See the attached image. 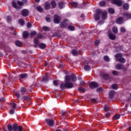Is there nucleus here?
Segmentation results:
<instances>
[{"mask_svg": "<svg viewBox=\"0 0 131 131\" xmlns=\"http://www.w3.org/2000/svg\"><path fill=\"white\" fill-rule=\"evenodd\" d=\"M68 30L71 31H74L75 30V27L74 26L69 25L68 27Z\"/></svg>", "mask_w": 131, "mask_h": 131, "instance_id": "nucleus-24", "label": "nucleus"}, {"mask_svg": "<svg viewBox=\"0 0 131 131\" xmlns=\"http://www.w3.org/2000/svg\"><path fill=\"white\" fill-rule=\"evenodd\" d=\"M27 92V89L24 87H23L20 89V93H21V96H24L25 94H26V92Z\"/></svg>", "mask_w": 131, "mask_h": 131, "instance_id": "nucleus-17", "label": "nucleus"}, {"mask_svg": "<svg viewBox=\"0 0 131 131\" xmlns=\"http://www.w3.org/2000/svg\"><path fill=\"white\" fill-rule=\"evenodd\" d=\"M112 73H113V75H115L116 76H118V75H119V72H117L116 71H113Z\"/></svg>", "mask_w": 131, "mask_h": 131, "instance_id": "nucleus-49", "label": "nucleus"}, {"mask_svg": "<svg viewBox=\"0 0 131 131\" xmlns=\"http://www.w3.org/2000/svg\"><path fill=\"white\" fill-rule=\"evenodd\" d=\"M37 38H40V39H42L43 38V35L41 33H39L37 35Z\"/></svg>", "mask_w": 131, "mask_h": 131, "instance_id": "nucleus-46", "label": "nucleus"}, {"mask_svg": "<svg viewBox=\"0 0 131 131\" xmlns=\"http://www.w3.org/2000/svg\"><path fill=\"white\" fill-rule=\"evenodd\" d=\"M21 99L22 100H27V101H29L30 100V97H29V96H24Z\"/></svg>", "mask_w": 131, "mask_h": 131, "instance_id": "nucleus-30", "label": "nucleus"}, {"mask_svg": "<svg viewBox=\"0 0 131 131\" xmlns=\"http://www.w3.org/2000/svg\"><path fill=\"white\" fill-rule=\"evenodd\" d=\"M123 56V54L122 53H118L115 55V58L117 59L118 62H120V63H122V64H124L125 63V59L124 58L122 57Z\"/></svg>", "mask_w": 131, "mask_h": 131, "instance_id": "nucleus-2", "label": "nucleus"}, {"mask_svg": "<svg viewBox=\"0 0 131 131\" xmlns=\"http://www.w3.org/2000/svg\"><path fill=\"white\" fill-rule=\"evenodd\" d=\"M39 47L40 48V49H46V44L41 43L39 45Z\"/></svg>", "mask_w": 131, "mask_h": 131, "instance_id": "nucleus-34", "label": "nucleus"}, {"mask_svg": "<svg viewBox=\"0 0 131 131\" xmlns=\"http://www.w3.org/2000/svg\"><path fill=\"white\" fill-rule=\"evenodd\" d=\"M23 36L24 38H28L29 36V33L27 31H25L23 33Z\"/></svg>", "mask_w": 131, "mask_h": 131, "instance_id": "nucleus-19", "label": "nucleus"}, {"mask_svg": "<svg viewBox=\"0 0 131 131\" xmlns=\"http://www.w3.org/2000/svg\"><path fill=\"white\" fill-rule=\"evenodd\" d=\"M11 20H12V17H11L10 16H7V21L8 22V23H9V22H10Z\"/></svg>", "mask_w": 131, "mask_h": 131, "instance_id": "nucleus-57", "label": "nucleus"}, {"mask_svg": "<svg viewBox=\"0 0 131 131\" xmlns=\"http://www.w3.org/2000/svg\"><path fill=\"white\" fill-rule=\"evenodd\" d=\"M17 4L18 5V6H23V4L24 3L21 1H17Z\"/></svg>", "mask_w": 131, "mask_h": 131, "instance_id": "nucleus-58", "label": "nucleus"}, {"mask_svg": "<svg viewBox=\"0 0 131 131\" xmlns=\"http://www.w3.org/2000/svg\"><path fill=\"white\" fill-rule=\"evenodd\" d=\"M65 78V83H62L60 85V88L61 90H65V88L66 89H72L73 87V83L71 82V79L73 82H75L76 81L77 78H76V75L75 74H71V76L70 75H66L64 77Z\"/></svg>", "mask_w": 131, "mask_h": 131, "instance_id": "nucleus-1", "label": "nucleus"}, {"mask_svg": "<svg viewBox=\"0 0 131 131\" xmlns=\"http://www.w3.org/2000/svg\"><path fill=\"white\" fill-rule=\"evenodd\" d=\"M120 30L121 32H123L124 33H125V32H126V30L125 29V28H124L123 27H121L120 29Z\"/></svg>", "mask_w": 131, "mask_h": 131, "instance_id": "nucleus-48", "label": "nucleus"}, {"mask_svg": "<svg viewBox=\"0 0 131 131\" xmlns=\"http://www.w3.org/2000/svg\"><path fill=\"white\" fill-rule=\"evenodd\" d=\"M115 95V91L114 90H111L108 94V96L111 99L114 98V95Z\"/></svg>", "mask_w": 131, "mask_h": 131, "instance_id": "nucleus-18", "label": "nucleus"}, {"mask_svg": "<svg viewBox=\"0 0 131 131\" xmlns=\"http://www.w3.org/2000/svg\"><path fill=\"white\" fill-rule=\"evenodd\" d=\"M90 89H95L96 88H99V84L97 82H92L90 84Z\"/></svg>", "mask_w": 131, "mask_h": 131, "instance_id": "nucleus-10", "label": "nucleus"}, {"mask_svg": "<svg viewBox=\"0 0 131 131\" xmlns=\"http://www.w3.org/2000/svg\"><path fill=\"white\" fill-rule=\"evenodd\" d=\"M21 14L23 17H27L29 15V11L28 9H23Z\"/></svg>", "mask_w": 131, "mask_h": 131, "instance_id": "nucleus-9", "label": "nucleus"}, {"mask_svg": "<svg viewBox=\"0 0 131 131\" xmlns=\"http://www.w3.org/2000/svg\"><path fill=\"white\" fill-rule=\"evenodd\" d=\"M46 20L47 22H51V18L50 17H46Z\"/></svg>", "mask_w": 131, "mask_h": 131, "instance_id": "nucleus-62", "label": "nucleus"}, {"mask_svg": "<svg viewBox=\"0 0 131 131\" xmlns=\"http://www.w3.org/2000/svg\"><path fill=\"white\" fill-rule=\"evenodd\" d=\"M54 22L56 24H59L60 23V20H61V17L60 16L56 14L54 16Z\"/></svg>", "mask_w": 131, "mask_h": 131, "instance_id": "nucleus-7", "label": "nucleus"}, {"mask_svg": "<svg viewBox=\"0 0 131 131\" xmlns=\"http://www.w3.org/2000/svg\"><path fill=\"white\" fill-rule=\"evenodd\" d=\"M113 118L115 120H117V119H119L120 118V114H116L114 116Z\"/></svg>", "mask_w": 131, "mask_h": 131, "instance_id": "nucleus-28", "label": "nucleus"}, {"mask_svg": "<svg viewBox=\"0 0 131 131\" xmlns=\"http://www.w3.org/2000/svg\"><path fill=\"white\" fill-rule=\"evenodd\" d=\"M72 53L73 56H78V51L75 49H73Z\"/></svg>", "mask_w": 131, "mask_h": 131, "instance_id": "nucleus-21", "label": "nucleus"}, {"mask_svg": "<svg viewBox=\"0 0 131 131\" xmlns=\"http://www.w3.org/2000/svg\"><path fill=\"white\" fill-rule=\"evenodd\" d=\"M45 121L46 123H47L49 126H54V124L55 123V121H54V120L46 119Z\"/></svg>", "mask_w": 131, "mask_h": 131, "instance_id": "nucleus-5", "label": "nucleus"}, {"mask_svg": "<svg viewBox=\"0 0 131 131\" xmlns=\"http://www.w3.org/2000/svg\"><path fill=\"white\" fill-rule=\"evenodd\" d=\"M32 25L30 24V23H28L27 24V27L28 28H30V27H31Z\"/></svg>", "mask_w": 131, "mask_h": 131, "instance_id": "nucleus-64", "label": "nucleus"}, {"mask_svg": "<svg viewBox=\"0 0 131 131\" xmlns=\"http://www.w3.org/2000/svg\"><path fill=\"white\" fill-rule=\"evenodd\" d=\"M103 60L106 62H109V61H110V59H109V57H108V56H105L103 57Z\"/></svg>", "mask_w": 131, "mask_h": 131, "instance_id": "nucleus-40", "label": "nucleus"}, {"mask_svg": "<svg viewBox=\"0 0 131 131\" xmlns=\"http://www.w3.org/2000/svg\"><path fill=\"white\" fill-rule=\"evenodd\" d=\"M49 79H50V78H49V76H48V75L46 74L45 76L42 78V81H43V82H47V81H48Z\"/></svg>", "mask_w": 131, "mask_h": 131, "instance_id": "nucleus-22", "label": "nucleus"}, {"mask_svg": "<svg viewBox=\"0 0 131 131\" xmlns=\"http://www.w3.org/2000/svg\"><path fill=\"white\" fill-rule=\"evenodd\" d=\"M53 84H54V85H55V86H58V81L57 80L53 81Z\"/></svg>", "mask_w": 131, "mask_h": 131, "instance_id": "nucleus-60", "label": "nucleus"}, {"mask_svg": "<svg viewBox=\"0 0 131 131\" xmlns=\"http://www.w3.org/2000/svg\"><path fill=\"white\" fill-rule=\"evenodd\" d=\"M102 19L103 20H106V19H107V12L106 11H104L103 12V11H102Z\"/></svg>", "mask_w": 131, "mask_h": 131, "instance_id": "nucleus-20", "label": "nucleus"}, {"mask_svg": "<svg viewBox=\"0 0 131 131\" xmlns=\"http://www.w3.org/2000/svg\"><path fill=\"white\" fill-rule=\"evenodd\" d=\"M107 34L108 35V38H110V39H111L112 40H115V39H116V36L114 34L111 33V31H109Z\"/></svg>", "mask_w": 131, "mask_h": 131, "instance_id": "nucleus-8", "label": "nucleus"}, {"mask_svg": "<svg viewBox=\"0 0 131 131\" xmlns=\"http://www.w3.org/2000/svg\"><path fill=\"white\" fill-rule=\"evenodd\" d=\"M113 31L115 34H117L118 33V30H117V27H114L113 28Z\"/></svg>", "mask_w": 131, "mask_h": 131, "instance_id": "nucleus-32", "label": "nucleus"}, {"mask_svg": "<svg viewBox=\"0 0 131 131\" xmlns=\"http://www.w3.org/2000/svg\"><path fill=\"white\" fill-rule=\"evenodd\" d=\"M51 5L52 6V8L53 9H55L56 7L57 6V4L56 3V2L55 1H52L51 2Z\"/></svg>", "mask_w": 131, "mask_h": 131, "instance_id": "nucleus-23", "label": "nucleus"}, {"mask_svg": "<svg viewBox=\"0 0 131 131\" xmlns=\"http://www.w3.org/2000/svg\"><path fill=\"white\" fill-rule=\"evenodd\" d=\"M123 8L124 10H128L129 8V5H128V4L127 3H124L123 5Z\"/></svg>", "mask_w": 131, "mask_h": 131, "instance_id": "nucleus-25", "label": "nucleus"}, {"mask_svg": "<svg viewBox=\"0 0 131 131\" xmlns=\"http://www.w3.org/2000/svg\"><path fill=\"white\" fill-rule=\"evenodd\" d=\"M7 128L8 129L9 131H12L13 130V126H12V125L11 124H9L7 126Z\"/></svg>", "mask_w": 131, "mask_h": 131, "instance_id": "nucleus-41", "label": "nucleus"}, {"mask_svg": "<svg viewBox=\"0 0 131 131\" xmlns=\"http://www.w3.org/2000/svg\"><path fill=\"white\" fill-rule=\"evenodd\" d=\"M58 7L60 9H63V8H64V2H60L58 3Z\"/></svg>", "mask_w": 131, "mask_h": 131, "instance_id": "nucleus-26", "label": "nucleus"}, {"mask_svg": "<svg viewBox=\"0 0 131 131\" xmlns=\"http://www.w3.org/2000/svg\"><path fill=\"white\" fill-rule=\"evenodd\" d=\"M123 22H124V18L123 17H119L116 20V23L117 24H123Z\"/></svg>", "mask_w": 131, "mask_h": 131, "instance_id": "nucleus-12", "label": "nucleus"}, {"mask_svg": "<svg viewBox=\"0 0 131 131\" xmlns=\"http://www.w3.org/2000/svg\"><path fill=\"white\" fill-rule=\"evenodd\" d=\"M78 91L80 93H85V89L84 88H78Z\"/></svg>", "mask_w": 131, "mask_h": 131, "instance_id": "nucleus-43", "label": "nucleus"}, {"mask_svg": "<svg viewBox=\"0 0 131 131\" xmlns=\"http://www.w3.org/2000/svg\"><path fill=\"white\" fill-rule=\"evenodd\" d=\"M104 110L106 112H108V111H109V108H108V106L107 105H104Z\"/></svg>", "mask_w": 131, "mask_h": 131, "instance_id": "nucleus-55", "label": "nucleus"}, {"mask_svg": "<svg viewBox=\"0 0 131 131\" xmlns=\"http://www.w3.org/2000/svg\"><path fill=\"white\" fill-rule=\"evenodd\" d=\"M45 66H46V67H50V63L46 61L45 62Z\"/></svg>", "mask_w": 131, "mask_h": 131, "instance_id": "nucleus-63", "label": "nucleus"}, {"mask_svg": "<svg viewBox=\"0 0 131 131\" xmlns=\"http://www.w3.org/2000/svg\"><path fill=\"white\" fill-rule=\"evenodd\" d=\"M102 14V10L100 9H97L96 10V14L94 15V19L96 21L100 20V15Z\"/></svg>", "mask_w": 131, "mask_h": 131, "instance_id": "nucleus-3", "label": "nucleus"}, {"mask_svg": "<svg viewBox=\"0 0 131 131\" xmlns=\"http://www.w3.org/2000/svg\"><path fill=\"white\" fill-rule=\"evenodd\" d=\"M12 6L13 8H15V9H17V8H18L17 6V3H16L15 1H12Z\"/></svg>", "mask_w": 131, "mask_h": 131, "instance_id": "nucleus-33", "label": "nucleus"}, {"mask_svg": "<svg viewBox=\"0 0 131 131\" xmlns=\"http://www.w3.org/2000/svg\"><path fill=\"white\" fill-rule=\"evenodd\" d=\"M20 78L24 79V78H27L28 77V75L27 74H21L20 75Z\"/></svg>", "mask_w": 131, "mask_h": 131, "instance_id": "nucleus-27", "label": "nucleus"}, {"mask_svg": "<svg viewBox=\"0 0 131 131\" xmlns=\"http://www.w3.org/2000/svg\"><path fill=\"white\" fill-rule=\"evenodd\" d=\"M18 22H19L20 25H21V26H23L25 24V21L23 19H20L18 20Z\"/></svg>", "mask_w": 131, "mask_h": 131, "instance_id": "nucleus-31", "label": "nucleus"}, {"mask_svg": "<svg viewBox=\"0 0 131 131\" xmlns=\"http://www.w3.org/2000/svg\"><path fill=\"white\" fill-rule=\"evenodd\" d=\"M44 8L46 11H49L51 8V4L49 2H46L44 4Z\"/></svg>", "mask_w": 131, "mask_h": 131, "instance_id": "nucleus-14", "label": "nucleus"}, {"mask_svg": "<svg viewBox=\"0 0 131 131\" xmlns=\"http://www.w3.org/2000/svg\"><path fill=\"white\" fill-rule=\"evenodd\" d=\"M12 128L13 131H22V127L16 123L13 124Z\"/></svg>", "mask_w": 131, "mask_h": 131, "instance_id": "nucleus-6", "label": "nucleus"}, {"mask_svg": "<svg viewBox=\"0 0 131 131\" xmlns=\"http://www.w3.org/2000/svg\"><path fill=\"white\" fill-rule=\"evenodd\" d=\"M30 35H31V36H33V35H36L37 33L36 31H32L30 33Z\"/></svg>", "mask_w": 131, "mask_h": 131, "instance_id": "nucleus-51", "label": "nucleus"}, {"mask_svg": "<svg viewBox=\"0 0 131 131\" xmlns=\"http://www.w3.org/2000/svg\"><path fill=\"white\" fill-rule=\"evenodd\" d=\"M15 45L17 47H21V46H22V43L20 41L17 40L15 42Z\"/></svg>", "mask_w": 131, "mask_h": 131, "instance_id": "nucleus-35", "label": "nucleus"}, {"mask_svg": "<svg viewBox=\"0 0 131 131\" xmlns=\"http://www.w3.org/2000/svg\"><path fill=\"white\" fill-rule=\"evenodd\" d=\"M106 5V2L102 1L100 3V7H104Z\"/></svg>", "mask_w": 131, "mask_h": 131, "instance_id": "nucleus-47", "label": "nucleus"}, {"mask_svg": "<svg viewBox=\"0 0 131 131\" xmlns=\"http://www.w3.org/2000/svg\"><path fill=\"white\" fill-rule=\"evenodd\" d=\"M42 29L45 31H50L51 30V29H50V28L46 27V26L43 27Z\"/></svg>", "mask_w": 131, "mask_h": 131, "instance_id": "nucleus-38", "label": "nucleus"}, {"mask_svg": "<svg viewBox=\"0 0 131 131\" xmlns=\"http://www.w3.org/2000/svg\"><path fill=\"white\" fill-rule=\"evenodd\" d=\"M61 115L62 116H67V113L65 112V111H61Z\"/></svg>", "mask_w": 131, "mask_h": 131, "instance_id": "nucleus-52", "label": "nucleus"}, {"mask_svg": "<svg viewBox=\"0 0 131 131\" xmlns=\"http://www.w3.org/2000/svg\"><path fill=\"white\" fill-rule=\"evenodd\" d=\"M100 43V40H97L95 42V46L96 47H98L99 46V44Z\"/></svg>", "mask_w": 131, "mask_h": 131, "instance_id": "nucleus-53", "label": "nucleus"}, {"mask_svg": "<svg viewBox=\"0 0 131 131\" xmlns=\"http://www.w3.org/2000/svg\"><path fill=\"white\" fill-rule=\"evenodd\" d=\"M108 12L110 14H114V13H115V11L113 8H110L108 9Z\"/></svg>", "mask_w": 131, "mask_h": 131, "instance_id": "nucleus-42", "label": "nucleus"}, {"mask_svg": "<svg viewBox=\"0 0 131 131\" xmlns=\"http://www.w3.org/2000/svg\"><path fill=\"white\" fill-rule=\"evenodd\" d=\"M124 68V66L121 63H118L116 65V69L117 70H120Z\"/></svg>", "mask_w": 131, "mask_h": 131, "instance_id": "nucleus-15", "label": "nucleus"}, {"mask_svg": "<svg viewBox=\"0 0 131 131\" xmlns=\"http://www.w3.org/2000/svg\"><path fill=\"white\" fill-rule=\"evenodd\" d=\"M100 76L103 77L104 79H109V78H110V76L108 75V74H105L104 73H101Z\"/></svg>", "mask_w": 131, "mask_h": 131, "instance_id": "nucleus-16", "label": "nucleus"}, {"mask_svg": "<svg viewBox=\"0 0 131 131\" xmlns=\"http://www.w3.org/2000/svg\"><path fill=\"white\" fill-rule=\"evenodd\" d=\"M62 35L59 33H55L53 34V36H57V37H61Z\"/></svg>", "mask_w": 131, "mask_h": 131, "instance_id": "nucleus-45", "label": "nucleus"}, {"mask_svg": "<svg viewBox=\"0 0 131 131\" xmlns=\"http://www.w3.org/2000/svg\"><path fill=\"white\" fill-rule=\"evenodd\" d=\"M102 91H103V89L102 88H98L97 89V92H98V93L102 92Z\"/></svg>", "mask_w": 131, "mask_h": 131, "instance_id": "nucleus-59", "label": "nucleus"}, {"mask_svg": "<svg viewBox=\"0 0 131 131\" xmlns=\"http://www.w3.org/2000/svg\"><path fill=\"white\" fill-rule=\"evenodd\" d=\"M15 96L17 97V98H19L20 97V94L18 92H16L15 93Z\"/></svg>", "mask_w": 131, "mask_h": 131, "instance_id": "nucleus-61", "label": "nucleus"}, {"mask_svg": "<svg viewBox=\"0 0 131 131\" xmlns=\"http://www.w3.org/2000/svg\"><path fill=\"white\" fill-rule=\"evenodd\" d=\"M90 101L92 103H96V102H97V99L96 98H91Z\"/></svg>", "mask_w": 131, "mask_h": 131, "instance_id": "nucleus-54", "label": "nucleus"}, {"mask_svg": "<svg viewBox=\"0 0 131 131\" xmlns=\"http://www.w3.org/2000/svg\"><path fill=\"white\" fill-rule=\"evenodd\" d=\"M111 2L113 5H116L118 7H121L123 4L121 0H112Z\"/></svg>", "mask_w": 131, "mask_h": 131, "instance_id": "nucleus-4", "label": "nucleus"}, {"mask_svg": "<svg viewBox=\"0 0 131 131\" xmlns=\"http://www.w3.org/2000/svg\"><path fill=\"white\" fill-rule=\"evenodd\" d=\"M34 42L35 45H39V41H38V40H37V38H35L34 39Z\"/></svg>", "mask_w": 131, "mask_h": 131, "instance_id": "nucleus-44", "label": "nucleus"}, {"mask_svg": "<svg viewBox=\"0 0 131 131\" xmlns=\"http://www.w3.org/2000/svg\"><path fill=\"white\" fill-rule=\"evenodd\" d=\"M112 89H113V90H117V84H114L112 85Z\"/></svg>", "mask_w": 131, "mask_h": 131, "instance_id": "nucleus-50", "label": "nucleus"}, {"mask_svg": "<svg viewBox=\"0 0 131 131\" xmlns=\"http://www.w3.org/2000/svg\"><path fill=\"white\" fill-rule=\"evenodd\" d=\"M71 5L72 7H74V8H76L77 6H78V4L76 2H71Z\"/></svg>", "mask_w": 131, "mask_h": 131, "instance_id": "nucleus-37", "label": "nucleus"}, {"mask_svg": "<svg viewBox=\"0 0 131 131\" xmlns=\"http://www.w3.org/2000/svg\"><path fill=\"white\" fill-rule=\"evenodd\" d=\"M12 109H16L17 108V104L15 103H12L11 104Z\"/></svg>", "mask_w": 131, "mask_h": 131, "instance_id": "nucleus-36", "label": "nucleus"}, {"mask_svg": "<svg viewBox=\"0 0 131 131\" xmlns=\"http://www.w3.org/2000/svg\"><path fill=\"white\" fill-rule=\"evenodd\" d=\"M9 113L10 114H11V115L14 114V113H15V110L11 108L10 111Z\"/></svg>", "mask_w": 131, "mask_h": 131, "instance_id": "nucleus-56", "label": "nucleus"}, {"mask_svg": "<svg viewBox=\"0 0 131 131\" xmlns=\"http://www.w3.org/2000/svg\"><path fill=\"white\" fill-rule=\"evenodd\" d=\"M84 69L85 71H90V70H91V67L89 65H85L84 67Z\"/></svg>", "mask_w": 131, "mask_h": 131, "instance_id": "nucleus-29", "label": "nucleus"}, {"mask_svg": "<svg viewBox=\"0 0 131 131\" xmlns=\"http://www.w3.org/2000/svg\"><path fill=\"white\" fill-rule=\"evenodd\" d=\"M67 19H64L60 23V26L61 28H66V27H67Z\"/></svg>", "mask_w": 131, "mask_h": 131, "instance_id": "nucleus-13", "label": "nucleus"}, {"mask_svg": "<svg viewBox=\"0 0 131 131\" xmlns=\"http://www.w3.org/2000/svg\"><path fill=\"white\" fill-rule=\"evenodd\" d=\"M36 10H38V12H42L43 11V9L40 6L37 7Z\"/></svg>", "mask_w": 131, "mask_h": 131, "instance_id": "nucleus-39", "label": "nucleus"}, {"mask_svg": "<svg viewBox=\"0 0 131 131\" xmlns=\"http://www.w3.org/2000/svg\"><path fill=\"white\" fill-rule=\"evenodd\" d=\"M123 16L126 20H128L131 19V13L129 12H125L123 14Z\"/></svg>", "mask_w": 131, "mask_h": 131, "instance_id": "nucleus-11", "label": "nucleus"}]
</instances>
